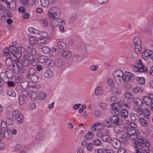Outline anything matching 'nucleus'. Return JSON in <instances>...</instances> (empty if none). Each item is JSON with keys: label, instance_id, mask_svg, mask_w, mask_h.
Returning a JSON list of instances; mask_svg holds the SVG:
<instances>
[{"label": "nucleus", "instance_id": "1", "mask_svg": "<svg viewBox=\"0 0 153 153\" xmlns=\"http://www.w3.org/2000/svg\"><path fill=\"white\" fill-rule=\"evenodd\" d=\"M61 11L58 7H53L51 8L48 11V15L51 19H58L60 16Z\"/></svg>", "mask_w": 153, "mask_h": 153}, {"label": "nucleus", "instance_id": "2", "mask_svg": "<svg viewBox=\"0 0 153 153\" xmlns=\"http://www.w3.org/2000/svg\"><path fill=\"white\" fill-rule=\"evenodd\" d=\"M113 78L117 84L120 85L124 82L123 77V73L120 70H117L114 71L113 73Z\"/></svg>", "mask_w": 153, "mask_h": 153}, {"label": "nucleus", "instance_id": "3", "mask_svg": "<svg viewBox=\"0 0 153 153\" xmlns=\"http://www.w3.org/2000/svg\"><path fill=\"white\" fill-rule=\"evenodd\" d=\"M134 147L135 149L140 148L141 147H144L147 145H150V143L145 138H138L137 140H135L134 142Z\"/></svg>", "mask_w": 153, "mask_h": 153}, {"label": "nucleus", "instance_id": "4", "mask_svg": "<svg viewBox=\"0 0 153 153\" xmlns=\"http://www.w3.org/2000/svg\"><path fill=\"white\" fill-rule=\"evenodd\" d=\"M134 70L135 71L144 73L147 72V68L142 64V61L140 59L137 61L136 65H134Z\"/></svg>", "mask_w": 153, "mask_h": 153}, {"label": "nucleus", "instance_id": "5", "mask_svg": "<svg viewBox=\"0 0 153 153\" xmlns=\"http://www.w3.org/2000/svg\"><path fill=\"white\" fill-rule=\"evenodd\" d=\"M9 56L13 59L17 58H19L21 56V53L17 52L18 50L14 46H10L9 48Z\"/></svg>", "mask_w": 153, "mask_h": 153}, {"label": "nucleus", "instance_id": "6", "mask_svg": "<svg viewBox=\"0 0 153 153\" xmlns=\"http://www.w3.org/2000/svg\"><path fill=\"white\" fill-rule=\"evenodd\" d=\"M97 136L98 137L101 138L104 142L109 143L111 142V140L107 134L102 131L97 133Z\"/></svg>", "mask_w": 153, "mask_h": 153}, {"label": "nucleus", "instance_id": "7", "mask_svg": "<svg viewBox=\"0 0 153 153\" xmlns=\"http://www.w3.org/2000/svg\"><path fill=\"white\" fill-rule=\"evenodd\" d=\"M15 1L16 0H0V3H5L7 7H9L13 10H14L16 9Z\"/></svg>", "mask_w": 153, "mask_h": 153}, {"label": "nucleus", "instance_id": "8", "mask_svg": "<svg viewBox=\"0 0 153 153\" xmlns=\"http://www.w3.org/2000/svg\"><path fill=\"white\" fill-rule=\"evenodd\" d=\"M111 124L114 125H120L122 124L121 119L117 116L112 115L110 117Z\"/></svg>", "mask_w": 153, "mask_h": 153}, {"label": "nucleus", "instance_id": "9", "mask_svg": "<svg viewBox=\"0 0 153 153\" xmlns=\"http://www.w3.org/2000/svg\"><path fill=\"white\" fill-rule=\"evenodd\" d=\"M143 100L146 104L150 106L153 102V94H150L148 96H143Z\"/></svg>", "mask_w": 153, "mask_h": 153}, {"label": "nucleus", "instance_id": "10", "mask_svg": "<svg viewBox=\"0 0 153 153\" xmlns=\"http://www.w3.org/2000/svg\"><path fill=\"white\" fill-rule=\"evenodd\" d=\"M13 68L16 69V66L17 68L18 71L21 73H23L25 71V69L23 68V65L20 62L18 61L17 60L15 62L13 63Z\"/></svg>", "mask_w": 153, "mask_h": 153}, {"label": "nucleus", "instance_id": "11", "mask_svg": "<svg viewBox=\"0 0 153 153\" xmlns=\"http://www.w3.org/2000/svg\"><path fill=\"white\" fill-rule=\"evenodd\" d=\"M42 72L43 76L46 78H51L53 76L51 71L48 67H44Z\"/></svg>", "mask_w": 153, "mask_h": 153}, {"label": "nucleus", "instance_id": "12", "mask_svg": "<svg viewBox=\"0 0 153 153\" xmlns=\"http://www.w3.org/2000/svg\"><path fill=\"white\" fill-rule=\"evenodd\" d=\"M123 77L124 82H126L133 79L134 77V75L130 72H126L123 73Z\"/></svg>", "mask_w": 153, "mask_h": 153}, {"label": "nucleus", "instance_id": "13", "mask_svg": "<svg viewBox=\"0 0 153 153\" xmlns=\"http://www.w3.org/2000/svg\"><path fill=\"white\" fill-rule=\"evenodd\" d=\"M150 145H147L144 147L135 149L136 153H149V146Z\"/></svg>", "mask_w": 153, "mask_h": 153}, {"label": "nucleus", "instance_id": "14", "mask_svg": "<svg viewBox=\"0 0 153 153\" xmlns=\"http://www.w3.org/2000/svg\"><path fill=\"white\" fill-rule=\"evenodd\" d=\"M110 142L112 146L115 149H118L120 146L121 143L119 140L116 138L111 139Z\"/></svg>", "mask_w": 153, "mask_h": 153}, {"label": "nucleus", "instance_id": "15", "mask_svg": "<svg viewBox=\"0 0 153 153\" xmlns=\"http://www.w3.org/2000/svg\"><path fill=\"white\" fill-rule=\"evenodd\" d=\"M71 53L68 51L65 50L61 53L62 58L65 59H70L71 56Z\"/></svg>", "mask_w": 153, "mask_h": 153}, {"label": "nucleus", "instance_id": "16", "mask_svg": "<svg viewBox=\"0 0 153 153\" xmlns=\"http://www.w3.org/2000/svg\"><path fill=\"white\" fill-rule=\"evenodd\" d=\"M152 54H153V52L152 51L147 50L142 53V56L144 59H146L147 58L150 57Z\"/></svg>", "mask_w": 153, "mask_h": 153}, {"label": "nucleus", "instance_id": "17", "mask_svg": "<svg viewBox=\"0 0 153 153\" xmlns=\"http://www.w3.org/2000/svg\"><path fill=\"white\" fill-rule=\"evenodd\" d=\"M119 114L120 116L122 117L126 118L128 117V113L127 109L123 108L119 111Z\"/></svg>", "mask_w": 153, "mask_h": 153}, {"label": "nucleus", "instance_id": "18", "mask_svg": "<svg viewBox=\"0 0 153 153\" xmlns=\"http://www.w3.org/2000/svg\"><path fill=\"white\" fill-rule=\"evenodd\" d=\"M129 117L132 121L134 122L138 121L140 117L137 114L134 113H132L129 114Z\"/></svg>", "mask_w": 153, "mask_h": 153}, {"label": "nucleus", "instance_id": "19", "mask_svg": "<svg viewBox=\"0 0 153 153\" xmlns=\"http://www.w3.org/2000/svg\"><path fill=\"white\" fill-rule=\"evenodd\" d=\"M26 77L27 79L31 80L33 82L36 83L38 82V77L36 74L26 76Z\"/></svg>", "mask_w": 153, "mask_h": 153}, {"label": "nucleus", "instance_id": "20", "mask_svg": "<svg viewBox=\"0 0 153 153\" xmlns=\"http://www.w3.org/2000/svg\"><path fill=\"white\" fill-rule=\"evenodd\" d=\"M18 58H15L13 59L10 58V57H8L5 60V63L6 65L8 66H11L12 64V60L13 61V62H16V61L17 60V59Z\"/></svg>", "mask_w": 153, "mask_h": 153}, {"label": "nucleus", "instance_id": "21", "mask_svg": "<svg viewBox=\"0 0 153 153\" xmlns=\"http://www.w3.org/2000/svg\"><path fill=\"white\" fill-rule=\"evenodd\" d=\"M102 88L100 86L97 87L95 90V94L97 96H99L102 95Z\"/></svg>", "mask_w": 153, "mask_h": 153}, {"label": "nucleus", "instance_id": "22", "mask_svg": "<svg viewBox=\"0 0 153 153\" xmlns=\"http://www.w3.org/2000/svg\"><path fill=\"white\" fill-rule=\"evenodd\" d=\"M52 21L51 22V24L52 27H57L59 26V23L61 21L59 19H51Z\"/></svg>", "mask_w": 153, "mask_h": 153}, {"label": "nucleus", "instance_id": "23", "mask_svg": "<svg viewBox=\"0 0 153 153\" xmlns=\"http://www.w3.org/2000/svg\"><path fill=\"white\" fill-rule=\"evenodd\" d=\"M133 41L134 46L141 45L140 40L138 36H134L133 38Z\"/></svg>", "mask_w": 153, "mask_h": 153}, {"label": "nucleus", "instance_id": "24", "mask_svg": "<svg viewBox=\"0 0 153 153\" xmlns=\"http://www.w3.org/2000/svg\"><path fill=\"white\" fill-rule=\"evenodd\" d=\"M2 132L4 133V137L8 139L10 138L11 136V131L8 130V129L4 130Z\"/></svg>", "mask_w": 153, "mask_h": 153}, {"label": "nucleus", "instance_id": "25", "mask_svg": "<svg viewBox=\"0 0 153 153\" xmlns=\"http://www.w3.org/2000/svg\"><path fill=\"white\" fill-rule=\"evenodd\" d=\"M57 45L58 48L61 50L65 49L67 48V46L65 43L63 42H58L57 43Z\"/></svg>", "mask_w": 153, "mask_h": 153}, {"label": "nucleus", "instance_id": "26", "mask_svg": "<svg viewBox=\"0 0 153 153\" xmlns=\"http://www.w3.org/2000/svg\"><path fill=\"white\" fill-rule=\"evenodd\" d=\"M54 63L55 65L58 67H61L63 65V60L61 58L57 59Z\"/></svg>", "mask_w": 153, "mask_h": 153}, {"label": "nucleus", "instance_id": "27", "mask_svg": "<svg viewBox=\"0 0 153 153\" xmlns=\"http://www.w3.org/2000/svg\"><path fill=\"white\" fill-rule=\"evenodd\" d=\"M23 58L24 59L28 61H33L34 60L33 55L30 54H25L23 56Z\"/></svg>", "mask_w": 153, "mask_h": 153}, {"label": "nucleus", "instance_id": "28", "mask_svg": "<svg viewBox=\"0 0 153 153\" xmlns=\"http://www.w3.org/2000/svg\"><path fill=\"white\" fill-rule=\"evenodd\" d=\"M142 50L141 45L134 46V52L136 54L140 53Z\"/></svg>", "mask_w": 153, "mask_h": 153}, {"label": "nucleus", "instance_id": "29", "mask_svg": "<svg viewBox=\"0 0 153 153\" xmlns=\"http://www.w3.org/2000/svg\"><path fill=\"white\" fill-rule=\"evenodd\" d=\"M127 137H128L130 140H133L134 143V142H135V140H137L138 138H139L137 137V136L136 134V132H135L134 133V134H131V135H127Z\"/></svg>", "mask_w": 153, "mask_h": 153}, {"label": "nucleus", "instance_id": "30", "mask_svg": "<svg viewBox=\"0 0 153 153\" xmlns=\"http://www.w3.org/2000/svg\"><path fill=\"white\" fill-rule=\"evenodd\" d=\"M126 130L127 134V136L131 135V134H134V133L135 132L134 129L127 126H126Z\"/></svg>", "mask_w": 153, "mask_h": 153}, {"label": "nucleus", "instance_id": "31", "mask_svg": "<svg viewBox=\"0 0 153 153\" xmlns=\"http://www.w3.org/2000/svg\"><path fill=\"white\" fill-rule=\"evenodd\" d=\"M8 73H10V74H12V72L11 70H9V71H6V73L4 72H1L0 74V77L1 78L3 79L5 78L6 76L7 77H9V76H8V74H7Z\"/></svg>", "mask_w": 153, "mask_h": 153}, {"label": "nucleus", "instance_id": "32", "mask_svg": "<svg viewBox=\"0 0 153 153\" xmlns=\"http://www.w3.org/2000/svg\"><path fill=\"white\" fill-rule=\"evenodd\" d=\"M38 21L41 24L45 27L48 26V20L45 18L39 19Z\"/></svg>", "mask_w": 153, "mask_h": 153}, {"label": "nucleus", "instance_id": "33", "mask_svg": "<svg viewBox=\"0 0 153 153\" xmlns=\"http://www.w3.org/2000/svg\"><path fill=\"white\" fill-rule=\"evenodd\" d=\"M143 115L145 117L148 118L150 114V112L149 109L147 108H145L143 110Z\"/></svg>", "mask_w": 153, "mask_h": 153}, {"label": "nucleus", "instance_id": "34", "mask_svg": "<svg viewBox=\"0 0 153 153\" xmlns=\"http://www.w3.org/2000/svg\"><path fill=\"white\" fill-rule=\"evenodd\" d=\"M138 121L140 123L141 125L143 126L146 127L148 125V123L144 118L140 117Z\"/></svg>", "mask_w": 153, "mask_h": 153}, {"label": "nucleus", "instance_id": "35", "mask_svg": "<svg viewBox=\"0 0 153 153\" xmlns=\"http://www.w3.org/2000/svg\"><path fill=\"white\" fill-rule=\"evenodd\" d=\"M7 95L10 97H15L16 96L15 92L12 89H8L7 90Z\"/></svg>", "mask_w": 153, "mask_h": 153}, {"label": "nucleus", "instance_id": "36", "mask_svg": "<svg viewBox=\"0 0 153 153\" xmlns=\"http://www.w3.org/2000/svg\"><path fill=\"white\" fill-rule=\"evenodd\" d=\"M132 100L137 105H140L142 104V101L139 98L134 97Z\"/></svg>", "mask_w": 153, "mask_h": 153}, {"label": "nucleus", "instance_id": "37", "mask_svg": "<svg viewBox=\"0 0 153 153\" xmlns=\"http://www.w3.org/2000/svg\"><path fill=\"white\" fill-rule=\"evenodd\" d=\"M45 64L46 65L49 66L51 67H53L55 66V63L54 61L48 58Z\"/></svg>", "mask_w": 153, "mask_h": 153}, {"label": "nucleus", "instance_id": "38", "mask_svg": "<svg viewBox=\"0 0 153 153\" xmlns=\"http://www.w3.org/2000/svg\"><path fill=\"white\" fill-rule=\"evenodd\" d=\"M21 114L19 113V111L18 110H15L13 112L12 117L13 119L16 120L19 116V114Z\"/></svg>", "mask_w": 153, "mask_h": 153}, {"label": "nucleus", "instance_id": "39", "mask_svg": "<svg viewBox=\"0 0 153 153\" xmlns=\"http://www.w3.org/2000/svg\"><path fill=\"white\" fill-rule=\"evenodd\" d=\"M40 2L42 6L44 7H47L50 3L49 0H40Z\"/></svg>", "mask_w": 153, "mask_h": 153}, {"label": "nucleus", "instance_id": "40", "mask_svg": "<svg viewBox=\"0 0 153 153\" xmlns=\"http://www.w3.org/2000/svg\"><path fill=\"white\" fill-rule=\"evenodd\" d=\"M27 52L29 53V54H30L32 55H35L36 53V51L35 49L30 47L27 48Z\"/></svg>", "mask_w": 153, "mask_h": 153}, {"label": "nucleus", "instance_id": "41", "mask_svg": "<svg viewBox=\"0 0 153 153\" xmlns=\"http://www.w3.org/2000/svg\"><path fill=\"white\" fill-rule=\"evenodd\" d=\"M103 123L106 126H107L108 127L111 128L113 127L112 124H111V122H110V118H109V120H104Z\"/></svg>", "mask_w": 153, "mask_h": 153}, {"label": "nucleus", "instance_id": "42", "mask_svg": "<svg viewBox=\"0 0 153 153\" xmlns=\"http://www.w3.org/2000/svg\"><path fill=\"white\" fill-rule=\"evenodd\" d=\"M48 59L47 57L44 56H42L39 57V60L41 63H45Z\"/></svg>", "mask_w": 153, "mask_h": 153}, {"label": "nucleus", "instance_id": "43", "mask_svg": "<svg viewBox=\"0 0 153 153\" xmlns=\"http://www.w3.org/2000/svg\"><path fill=\"white\" fill-rule=\"evenodd\" d=\"M135 79L141 84L143 85L145 83V79L142 77H136Z\"/></svg>", "mask_w": 153, "mask_h": 153}, {"label": "nucleus", "instance_id": "44", "mask_svg": "<svg viewBox=\"0 0 153 153\" xmlns=\"http://www.w3.org/2000/svg\"><path fill=\"white\" fill-rule=\"evenodd\" d=\"M42 51L44 53L47 54L50 52V49L49 47L45 46L42 48Z\"/></svg>", "mask_w": 153, "mask_h": 153}, {"label": "nucleus", "instance_id": "45", "mask_svg": "<svg viewBox=\"0 0 153 153\" xmlns=\"http://www.w3.org/2000/svg\"><path fill=\"white\" fill-rule=\"evenodd\" d=\"M36 70L33 68H30V69L29 73L26 76H28V75H32L34 74H36Z\"/></svg>", "mask_w": 153, "mask_h": 153}, {"label": "nucleus", "instance_id": "46", "mask_svg": "<svg viewBox=\"0 0 153 153\" xmlns=\"http://www.w3.org/2000/svg\"><path fill=\"white\" fill-rule=\"evenodd\" d=\"M127 138L128 137L127 136L120 137L119 140L120 143H122L123 144H126L127 142Z\"/></svg>", "mask_w": 153, "mask_h": 153}, {"label": "nucleus", "instance_id": "47", "mask_svg": "<svg viewBox=\"0 0 153 153\" xmlns=\"http://www.w3.org/2000/svg\"><path fill=\"white\" fill-rule=\"evenodd\" d=\"M125 97L127 98L130 99L133 98V95L129 92L127 91L125 94Z\"/></svg>", "mask_w": 153, "mask_h": 153}, {"label": "nucleus", "instance_id": "48", "mask_svg": "<svg viewBox=\"0 0 153 153\" xmlns=\"http://www.w3.org/2000/svg\"><path fill=\"white\" fill-rule=\"evenodd\" d=\"M38 42L40 45H45L47 42L45 39L41 37L38 38Z\"/></svg>", "mask_w": 153, "mask_h": 153}, {"label": "nucleus", "instance_id": "49", "mask_svg": "<svg viewBox=\"0 0 153 153\" xmlns=\"http://www.w3.org/2000/svg\"><path fill=\"white\" fill-rule=\"evenodd\" d=\"M40 36L42 38L46 39H48L49 37L48 35V33L45 32H43L40 33Z\"/></svg>", "mask_w": 153, "mask_h": 153}, {"label": "nucleus", "instance_id": "50", "mask_svg": "<svg viewBox=\"0 0 153 153\" xmlns=\"http://www.w3.org/2000/svg\"><path fill=\"white\" fill-rule=\"evenodd\" d=\"M31 98L33 100H37L39 99L38 94L35 92H33L31 96Z\"/></svg>", "mask_w": 153, "mask_h": 153}, {"label": "nucleus", "instance_id": "51", "mask_svg": "<svg viewBox=\"0 0 153 153\" xmlns=\"http://www.w3.org/2000/svg\"><path fill=\"white\" fill-rule=\"evenodd\" d=\"M1 130L0 131H2L7 129L6 127V125L4 121L2 122L1 124Z\"/></svg>", "mask_w": 153, "mask_h": 153}, {"label": "nucleus", "instance_id": "52", "mask_svg": "<svg viewBox=\"0 0 153 153\" xmlns=\"http://www.w3.org/2000/svg\"><path fill=\"white\" fill-rule=\"evenodd\" d=\"M43 135L42 133H39L36 137V139L37 140H40L43 139Z\"/></svg>", "mask_w": 153, "mask_h": 153}, {"label": "nucleus", "instance_id": "53", "mask_svg": "<svg viewBox=\"0 0 153 153\" xmlns=\"http://www.w3.org/2000/svg\"><path fill=\"white\" fill-rule=\"evenodd\" d=\"M127 126L130 127H131L134 129L137 127L136 124L134 122V121H132L131 122L130 124L129 125H128Z\"/></svg>", "mask_w": 153, "mask_h": 153}, {"label": "nucleus", "instance_id": "54", "mask_svg": "<svg viewBox=\"0 0 153 153\" xmlns=\"http://www.w3.org/2000/svg\"><path fill=\"white\" fill-rule=\"evenodd\" d=\"M19 123H21L22 122L23 120V117L22 115L21 114H19V116L16 119Z\"/></svg>", "mask_w": 153, "mask_h": 153}, {"label": "nucleus", "instance_id": "55", "mask_svg": "<svg viewBox=\"0 0 153 153\" xmlns=\"http://www.w3.org/2000/svg\"><path fill=\"white\" fill-rule=\"evenodd\" d=\"M93 143L95 145L100 146L101 144V142L98 139H95L93 141Z\"/></svg>", "mask_w": 153, "mask_h": 153}, {"label": "nucleus", "instance_id": "56", "mask_svg": "<svg viewBox=\"0 0 153 153\" xmlns=\"http://www.w3.org/2000/svg\"><path fill=\"white\" fill-rule=\"evenodd\" d=\"M29 41L31 44H33L36 42V38L33 37H30L29 38Z\"/></svg>", "mask_w": 153, "mask_h": 153}, {"label": "nucleus", "instance_id": "57", "mask_svg": "<svg viewBox=\"0 0 153 153\" xmlns=\"http://www.w3.org/2000/svg\"><path fill=\"white\" fill-rule=\"evenodd\" d=\"M117 102L113 103L111 105V108L113 109H114L116 111H118L119 108L117 106Z\"/></svg>", "mask_w": 153, "mask_h": 153}, {"label": "nucleus", "instance_id": "58", "mask_svg": "<svg viewBox=\"0 0 153 153\" xmlns=\"http://www.w3.org/2000/svg\"><path fill=\"white\" fill-rule=\"evenodd\" d=\"M114 92L116 94H119L120 93L121 91L120 89L118 87H115L113 90Z\"/></svg>", "mask_w": 153, "mask_h": 153}, {"label": "nucleus", "instance_id": "59", "mask_svg": "<svg viewBox=\"0 0 153 153\" xmlns=\"http://www.w3.org/2000/svg\"><path fill=\"white\" fill-rule=\"evenodd\" d=\"M141 88L139 87H134L132 89L133 92L135 93H137L140 90Z\"/></svg>", "mask_w": 153, "mask_h": 153}, {"label": "nucleus", "instance_id": "60", "mask_svg": "<svg viewBox=\"0 0 153 153\" xmlns=\"http://www.w3.org/2000/svg\"><path fill=\"white\" fill-rule=\"evenodd\" d=\"M29 61L24 59L23 60L22 64L24 66L26 67L29 65Z\"/></svg>", "mask_w": 153, "mask_h": 153}, {"label": "nucleus", "instance_id": "61", "mask_svg": "<svg viewBox=\"0 0 153 153\" xmlns=\"http://www.w3.org/2000/svg\"><path fill=\"white\" fill-rule=\"evenodd\" d=\"M29 107L31 109H34L36 107V105L34 103L31 102L29 104Z\"/></svg>", "mask_w": 153, "mask_h": 153}, {"label": "nucleus", "instance_id": "62", "mask_svg": "<svg viewBox=\"0 0 153 153\" xmlns=\"http://www.w3.org/2000/svg\"><path fill=\"white\" fill-rule=\"evenodd\" d=\"M56 49L55 48H54L52 49L51 51H50V54L51 55L53 56H55L56 54Z\"/></svg>", "mask_w": 153, "mask_h": 153}, {"label": "nucleus", "instance_id": "63", "mask_svg": "<svg viewBox=\"0 0 153 153\" xmlns=\"http://www.w3.org/2000/svg\"><path fill=\"white\" fill-rule=\"evenodd\" d=\"M19 102L21 105L24 104V98L22 96H20L19 97Z\"/></svg>", "mask_w": 153, "mask_h": 153}, {"label": "nucleus", "instance_id": "64", "mask_svg": "<svg viewBox=\"0 0 153 153\" xmlns=\"http://www.w3.org/2000/svg\"><path fill=\"white\" fill-rule=\"evenodd\" d=\"M6 122L9 125L12 124L13 123V120L11 118H7Z\"/></svg>", "mask_w": 153, "mask_h": 153}]
</instances>
